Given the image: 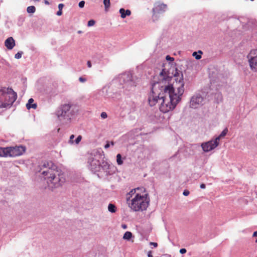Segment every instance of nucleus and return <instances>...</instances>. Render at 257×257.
I'll return each instance as SVG.
<instances>
[{
  "mask_svg": "<svg viewBox=\"0 0 257 257\" xmlns=\"http://www.w3.org/2000/svg\"><path fill=\"white\" fill-rule=\"evenodd\" d=\"M167 9V5L160 2H157L155 4L154 7L153 9V16L156 15L163 13Z\"/></svg>",
  "mask_w": 257,
  "mask_h": 257,
  "instance_id": "nucleus-10",
  "label": "nucleus"
},
{
  "mask_svg": "<svg viewBox=\"0 0 257 257\" xmlns=\"http://www.w3.org/2000/svg\"><path fill=\"white\" fill-rule=\"evenodd\" d=\"M94 162V166H96L97 165H99V161H97V160H92V162Z\"/></svg>",
  "mask_w": 257,
  "mask_h": 257,
  "instance_id": "nucleus-32",
  "label": "nucleus"
},
{
  "mask_svg": "<svg viewBox=\"0 0 257 257\" xmlns=\"http://www.w3.org/2000/svg\"><path fill=\"white\" fill-rule=\"evenodd\" d=\"M206 186L204 184L202 183L200 185V188L201 189H204L205 188Z\"/></svg>",
  "mask_w": 257,
  "mask_h": 257,
  "instance_id": "nucleus-39",
  "label": "nucleus"
},
{
  "mask_svg": "<svg viewBox=\"0 0 257 257\" xmlns=\"http://www.w3.org/2000/svg\"><path fill=\"white\" fill-rule=\"evenodd\" d=\"M71 105L70 103L62 105L56 112V115L60 120L70 119V111Z\"/></svg>",
  "mask_w": 257,
  "mask_h": 257,
  "instance_id": "nucleus-6",
  "label": "nucleus"
},
{
  "mask_svg": "<svg viewBox=\"0 0 257 257\" xmlns=\"http://www.w3.org/2000/svg\"><path fill=\"white\" fill-rule=\"evenodd\" d=\"M166 59L167 60H173L174 58H172V57H170L168 55V56H166Z\"/></svg>",
  "mask_w": 257,
  "mask_h": 257,
  "instance_id": "nucleus-38",
  "label": "nucleus"
},
{
  "mask_svg": "<svg viewBox=\"0 0 257 257\" xmlns=\"http://www.w3.org/2000/svg\"><path fill=\"white\" fill-rule=\"evenodd\" d=\"M25 151V147L22 146L8 147V157H15L22 155Z\"/></svg>",
  "mask_w": 257,
  "mask_h": 257,
  "instance_id": "nucleus-7",
  "label": "nucleus"
},
{
  "mask_svg": "<svg viewBox=\"0 0 257 257\" xmlns=\"http://www.w3.org/2000/svg\"><path fill=\"white\" fill-rule=\"evenodd\" d=\"M116 162L118 165H121L123 164V161L121 159V156L120 154H118L116 156Z\"/></svg>",
  "mask_w": 257,
  "mask_h": 257,
  "instance_id": "nucleus-18",
  "label": "nucleus"
},
{
  "mask_svg": "<svg viewBox=\"0 0 257 257\" xmlns=\"http://www.w3.org/2000/svg\"><path fill=\"white\" fill-rule=\"evenodd\" d=\"M63 7H64V5L63 4H59V5H58L59 10H62V9Z\"/></svg>",
  "mask_w": 257,
  "mask_h": 257,
  "instance_id": "nucleus-33",
  "label": "nucleus"
},
{
  "mask_svg": "<svg viewBox=\"0 0 257 257\" xmlns=\"http://www.w3.org/2000/svg\"><path fill=\"white\" fill-rule=\"evenodd\" d=\"M79 80L81 82H84L86 81V79L83 77H80L79 78Z\"/></svg>",
  "mask_w": 257,
  "mask_h": 257,
  "instance_id": "nucleus-28",
  "label": "nucleus"
},
{
  "mask_svg": "<svg viewBox=\"0 0 257 257\" xmlns=\"http://www.w3.org/2000/svg\"><path fill=\"white\" fill-rule=\"evenodd\" d=\"M101 117L102 118L105 119L107 117V113L105 112H102L101 113Z\"/></svg>",
  "mask_w": 257,
  "mask_h": 257,
  "instance_id": "nucleus-25",
  "label": "nucleus"
},
{
  "mask_svg": "<svg viewBox=\"0 0 257 257\" xmlns=\"http://www.w3.org/2000/svg\"><path fill=\"white\" fill-rule=\"evenodd\" d=\"M110 147L109 142H107L106 144L104 146L105 149H108Z\"/></svg>",
  "mask_w": 257,
  "mask_h": 257,
  "instance_id": "nucleus-36",
  "label": "nucleus"
},
{
  "mask_svg": "<svg viewBox=\"0 0 257 257\" xmlns=\"http://www.w3.org/2000/svg\"><path fill=\"white\" fill-rule=\"evenodd\" d=\"M203 98L199 94L194 95L192 97L190 102V107L196 108L202 104Z\"/></svg>",
  "mask_w": 257,
  "mask_h": 257,
  "instance_id": "nucleus-9",
  "label": "nucleus"
},
{
  "mask_svg": "<svg viewBox=\"0 0 257 257\" xmlns=\"http://www.w3.org/2000/svg\"><path fill=\"white\" fill-rule=\"evenodd\" d=\"M126 201L128 207L135 212L147 210L150 204V197L145 188L137 187L126 194Z\"/></svg>",
  "mask_w": 257,
  "mask_h": 257,
  "instance_id": "nucleus-2",
  "label": "nucleus"
},
{
  "mask_svg": "<svg viewBox=\"0 0 257 257\" xmlns=\"http://www.w3.org/2000/svg\"><path fill=\"white\" fill-rule=\"evenodd\" d=\"M121 18L122 19L125 18L126 16H130L131 15V11L129 10H125L123 8H121L119 11Z\"/></svg>",
  "mask_w": 257,
  "mask_h": 257,
  "instance_id": "nucleus-12",
  "label": "nucleus"
},
{
  "mask_svg": "<svg viewBox=\"0 0 257 257\" xmlns=\"http://www.w3.org/2000/svg\"><path fill=\"white\" fill-rule=\"evenodd\" d=\"M184 91V83L179 81L175 84L165 85L163 88V96H161L160 110L166 113L175 108L181 99Z\"/></svg>",
  "mask_w": 257,
  "mask_h": 257,
  "instance_id": "nucleus-1",
  "label": "nucleus"
},
{
  "mask_svg": "<svg viewBox=\"0 0 257 257\" xmlns=\"http://www.w3.org/2000/svg\"><path fill=\"white\" fill-rule=\"evenodd\" d=\"M74 138V135H72L70 137V140H69V142L71 144H73V139Z\"/></svg>",
  "mask_w": 257,
  "mask_h": 257,
  "instance_id": "nucleus-27",
  "label": "nucleus"
},
{
  "mask_svg": "<svg viewBox=\"0 0 257 257\" xmlns=\"http://www.w3.org/2000/svg\"><path fill=\"white\" fill-rule=\"evenodd\" d=\"M95 23V21H94L93 20H91L88 21L87 25L88 27L93 26L94 25Z\"/></svg>",
  "mask_w": 257,
  "mask_h": 257,
  "instance_id": "nucleus-21",
  "label": "nucleus"
},
{
  "mask_svg": "<svg viewBox=\"0 0 257 257\" xmlns=\"http://www.w3.org/2000/svg\"><path fill=\"white\" fill-rule=\"evenodd\" d=\"M150 244L151 245H153V246H154V247H157V246H158V243H156V242H151L150 243Z\"/></svg>",
  "mask_w": 257,
  "mask_h": 257,
  "instance_id": "nucleus-31",
  "label": "nucleus"
},
{
  "mask_svg": "<svg viewBox=\"0 0 257 257\" xmlns=\"http://www.w3.org/2000/svg\"><path fill=\"white\" fill-rule=\"evenodd\" d=\"M183 194L184 196H188L189 194V191L188 190H185L183 192Z\"/></svg>",
  "mask_w": 257,
  "mask_h": 257,
  "instance_id": "nucleus-30",
  "label": "nucleus"
},
{
  "mask_svg": "<svg viewBox=\"0 0 257 257\" xmlns=\"http://www.w3.org/2000/svg\"><path fill=\"white\" fill-rule=\"evenodd\" d=\"M199 53L202 54V52L201 51H199Z\"/></svg>",
  "mask_w": 257,
  "mask_h": 257,
  "instance_id": "nucleus-45",
  "label": "nucleus"
},
{
  "mask_svg": "<svg viewBox=\"0 0 257 257\" xmlns=\"http://www.w3.org/2000/svg\"><path fill=\"white\" fill-rule=\"evenodd\" d=\"M122 227L123 228H124V229H126V227H127V226H126V225H125V224H123V225H122Z\"/></svg>",
  "mask_w": 257,
  "mask_h": 257,
  "instance_id": "nucleus-42",
  "label": "nucleus"
},
{
  "mask_svg": "<svg viewBox=\"0 0 257 257\" xmlns=\"http://www.w3.org/2000/svg\"><path fill=\"white\" fill-rule=\"evenodd\" d=\"M28 13H34L36 11V8L34 6H29L27 9Z\"/></svg>",
  "mask_w": 257,
  "mask_h": 257,
  "instance_id": "nucleus-19",
  "label": "nucleus"
},
{
  "mask_svg": "<svg viewBox=\"0 0 257 257\" xmlns=\"http://www.w3.org/2000/svg\"><path fill=\"white\" fill-rule=\"evenodd\" d=\"M40 171L50 189L58 188L65 182V178L52 162H44L41 166Z\"/></svg>",
  "mask_w": 257,
  "mask_h": 257,
  "instance_id": "nucleus-3",
  "label": "nucleus"
},
{
  "mask_svg": "<svg viewBox=\"0 0 257 257\" xmlns=\"http://www.w3.org/2000/svg\"><path fill=\"white\" fill-rule=\"evenodd\" d=\"M82 140V136L79 135L77 137L75 142L76 144H78Z\"/></svg>",
  "mask_w": 257,
  "mask_h": 257,
  "instance_id": "nucleus-23",
  "label": "nucleus"
},
{
  "mask_svg": "<svg viewBox=\"0 0 257 257\" xmlns=\"http://www.w3.org/2000/svg\"><path fill=\"white\" fill-rule=\"evenodd\" d=\"M103 4L105 9L108 8L110 7V0H104Z\"/></svg>",
  "mask_w": 257,
  "mask_h": 257,
  "instance_id": "nucleus-20",
  "label": "nucleus"
},
{
  "mask_svg": "<svg viewBox=\"0 0 257 257\" xmlns=\"http://www.w3.org/2000/svg\"><path fill=\"white\" fill-rule=\"evenodd\" d=\"M218 145L219 143L215 139L202 143L201 147L204 152H208L215 149Z\"/></svg>",
  "mask_w": 257,
  "mask_h": 257,
  "instance_id": "nucleus-8",
  "label": "nucleus"
},
{
  "mask_svg": "<svg viewBox=\"0 0 257 257\" xmlns=\"http://www.w3.org/2000/svg\"><path fill=\"white\" fill-rule=\"evenodd\" d=\"M187 251L186 249L185 248H181L180 249V252L182 254H184L186 253Z\"/></svg>",
  "mask_w": 257,
  "mask_h": 257,
  "instance_id": "nucleus-29",
  "label": "nucleus"
},
{
  "mask_svg": "<svg viewBox=\"0 0 257 257\" xmlns=\"http://www.w3.org/2000/svg\"><path fill=\"white\" fill-rule=\"evenodd\" d=\"M62 14V10H59V11L57 13V15L58 16H61Z\"/></svg>",
  "mask_w": 257,
  "mask_h": 257,
  "instance_id": "nucleus-35",
  "label": "nucleus"
},
{
  "mask_svg": "<svg viewBox=\"0 0 257 257\" xmlns=\"http://www.w3.org/2000/svg\"><path fill=\"white\" fill-rule=\"evenodd\" d=\"M159 77L160 81L154 84L152 86V91L149 95L148 101L151 106H154L158 102V100H160L161 98V96H160V94H158L154 91L155 88L157 86L158 87H161L163 89L164 86L161 85V84L163 83L164 81H169L171 79V78L169 76L168 72L165 69H162V71L160 73Z\"/></svg>",
  "mask_w": 257,
  "mask_h": 257,
  "instance_id": "nucleus-4",
  "label": "nucleus"
},
{
  "mask_svg": "<svg viewBox=\"0 0 257 257\" xmlns=\"http://www.w3.org/2000/svg\"><path fill=\"white\" fill-rule=\"evenodd\" d=\"M148 257H153V255H152V251H149L148 252Z\"/></svg>",
  "mask_w": 257,
  "mask_h": 257,
  "instance_id": "nucleus-34",
  "label": "nucleus"
},
{
  "mask_svg": "<svg viewBox=\"0 0 257 257\" xmlns=\"http://www.w3.org/2000/svg\"><path fill=\"white\" fill-rule=\"evenodd\" d=\"M90 166L92 167V169H95V167H93V165L91 163L90 164Z\"/></svg>",
  "mask_w": 257,
  "mask_h": 257,
  "instance_id": "nucleus-43",
  "label": "nucleus"
},
{
  "mask_svg": "<svg viewBox=\"0 0 257 257\" xmlns=\"http://www.w3.org/2000/svg\"><path fill=\"white\" fill-rule=\"evenodd\" d=\"M87 65L89 68L91 67V63L90 61H88L87 62Z\"/></svg>",
  "mask_w": 257,
  "mask_h": 257,
  "instance_id": "nucleus-37",
  "label": "nucleus"
},
{
  "mask_svg": "<svg viewBox=\"0 0 257 257\" xmlns=\"http://www.w3.org/2000/svg\"><path fill=\"white\" fill-rule=\"evenodd\" d=\"M44 3L47 5H49V2L47 1V0H45L44 1Z\"/></svg>",
  "mask_w": 257,
  "mask_h": 257,
  "instance_id": "nucleus-41",
  "label": "nucleus"
},
{
  "mask_svg": "<svg viewBox=\"0 0 257 257\" xmlns=\"http://www.w3.org/2000/svg\"><path fill=\"white\" fill-rule=\"evenodd\" d=\"M34 100L33 98H30L28 100V103L26 104V107L27 109H30L32 108L33 109H36L37 107V105L36 103H33Z\"/></svg>",
  "mask_w": 257,
  "mask_h": 257,
  "instance_id": "nucleus-13",
  "label": "nucleus"
},
{
  "mask_svg": "<svg viewBox=\"0 0 257 257\" xmlns=\"http://www.w3.org/2000/svg\"><path fill=\"white\" fill-rule=\"evenodd\" d=\"M84 4H85V2L83 1H82L81 2H79V7L81 8H82L84 7Z\"/></svg>",
  "mask_w": 257,
  "mask_h": 257,
  "instance_id": "nucleus-26",
  "label": "nucleus"
},
{
  "mask_svg": "<svg viewBox=\"0 0 257 257\" xmlns=\"http://www.w3.org/2000/svg\"><path fill=\"white\" fill-rule=\"evenodd\" d=\"M111 145L113 146V145H114V142L112 141V142H111Z\"/></svg>",
  "mask_w": 257,
  "mask_h": 257,
  "instance_id": "nucleus-44",
  "label": "nucleus"
},
{
  "mask_svg": "<svg viewBox=\"0 0 257 257\" xmlns=\"http://www.w3.org/2000/svg\"><path fill=\"white\" fill-rule=\"evenodd\" d=\"M22 52H19L17 54H15V58L16 59H20L22 57Z\"/></svg>",
  "mask_w": 257,
  "mask_h": 257,
  "instance_id": "nucleus-22",
  "label": "nucleus"
},
{
  "mask_svg": "<svg viewBox=\"0 0 257 257\" xmlns=\"http://www.w3.org/2000/svg\"><path fill=\"white\" fill-rule=\"evenodd\" d=\"M132 237V233L130 231H126L123 235V238L124 239L129 240Z\"/></svg>",
  "mask_w": 257,
  "mask_h": 257,
  "instance_id": "nucleus-17",
  "label": "nucleus"
},
{
  "mask_svg": "<svg viewBox=\"0 0 257 257\" xmlns=\"http://www.w3.org/2000/svg\"><path fill=\"white\" fill-rule=\"evenodd\" d=\"M108 210L109 211L112 213H114L116 212V207L114 205L112 204H109L108 206Z\"/></svg>",
  "mask_w": 257,
  "mask_h": 257,
  "instance_id": "nucleus-16",
  "label": "nucleus"
},
{
  "mask_svg": "<svg viewBox=\"0 0 257 257\" xmlns=\"http://www.w3.org/2000/svg\"><path fill=\"white\" fill-rule=\"evenodd\" d=\"M193 56H195V58L197 60H199L201 58V55H197V53L196 52H194L193 53Z\"/></svg>",
  "mask_w": 257,
  "mask_h": 257,
  "instance_id": "nucleus-24",
  "label": "nucleus"
},
{
  "mask_svg": "<svg viewBox=\"0 0 257 257\" xmlns=\"http://www.w3.org/2000/svg\"><path fill=\"white\" fill-rule=\"evenodd\" d=\"M5 45L8 49L11 50L15 46V41L13 37H9L5 42Z\"/></svg>",
  "mask_w": 257,
  "mask_h": 257,
  "instance_id": "nucleus-11",
  "label": "nucleus"
},
{
  "mask_svg": "<svg viewBox=\"0 0 257 257\" xmlns=\"http://www.w3.org/2000/svg\"><path fill=\"white\" fill-rule=\"evenodd\" d=\"M17 97V93L12 88H0V108L11 106Z\"/></svg>",
  "mask_w": 257,
  "mask_h": 257,
  "instance_id": "nucleus-5",
  "label": "nucleus"
},
{
  "mask_svg": "<svg viewBox=\"0 0 257 257\" xmlns=\"http://www.w3.org/2000/svg\"><path fill=\"white\" fill-rule=\"evenodd\" d=\"M228 132V129L227 128H225L220 134V135L217 137L215 140L219 143V140L221 138H223L226 136Z\"/></svg>",
  "mask_w": 257,
  "mask_h": 257,
  "instance_id": "nucleus-15",
  "label": "nucleus"
},
{
  "mask_svg": "<svg viewBox=\"0 0 257 257\" xmlns=\"http://www.w3.org/2000/svg\"><path fill=\"white\" fill-rule=\"evenodd\" d=\"M8 147L3 148L0 147V157H8Z\"/></svg>",
  "mask_w": 257,
  "mask_h": 257,
  "instance_id": "nucleus-14",
  "label": "nucleus"
},
{
  "mask_svg": "<svg viewBox=\"0 0 257 257\" xmlns=\"http://www.w3.org/2000/svg\"><path fill=\"white\" fill-rule=\"evenodd\" d=\"M252 236L253 237H257V231L253 232Z\"/></svg>",
  "mask_w": 257,
  "mask_h": 257,
  "instance_id": "nucleus-40",
  "label": "nucleus"
},
{
  "mask_svg": "<svg viewBox=\"0 0 257 257\" xmlns=\"http://www.w3.org/2000/svg\"><path fill=\"white\" fill-rule=\"evenodd\" d=\"M255 242H257V239L255 240Z\"/></svg>",
  "mask_w": 257,
  "mask_h": 257,
  "instance_id": "nucleus-46",
  "label": "nucleus"
}]
</instances>
